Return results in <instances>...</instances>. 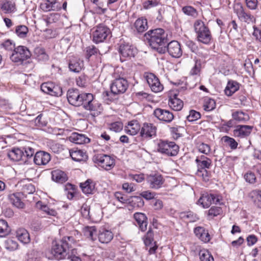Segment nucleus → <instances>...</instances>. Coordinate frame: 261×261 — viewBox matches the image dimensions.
<instances>
[{"label": "nucleus", "mask_w": 261, "mask_h": 261, "mask_svg": "<svg viewBox=\"0 0 261 261\" xmlns=\"http://www.w3.org/2000/svg\"><path fill=\"white\" fill-rule=\"evenodd\" d=\"M195 33H208L209 30L201 20H197L194 24Z\"/></svg>", "instance_id": "58836bf2"}, {"label": "nucleus", "mask_w": 261, "mask_h": 261, "mask_svg": "<svg viewBox=\"0 0 261 261\" xmlns=\"http://www.w3.org/2000/svg\"><path fill=\"white\" fill-rule=\"evenodd\" d=\"M93 161L106 170H111L115 165L114 160L110 156L104 154L95 155L93 157Z\"/></svg>", "instance_id": "0eeeda50"}, {"label": "nucleus", "mask_w": 261, "mask_h": 261, "mask_svg": "<svg viewBox=\"0 0 261 261\" xmlns=\"http://www.w3.org/2000/svg\"><path fill=\"white\" fill-rule=\"evenodd\" d=\"M75 242V240L71 236H65L60 240L53 241L51 253L58 260L65 259L69 248Z\"/></svg>", "instance_id": "f257e3e1"}, {"label": "nucleus", "mask_w": 261, "mask_h": 261, "mask_svg": "<svg viewBox=\"0 0 261 261\" xmlns=\"http://www.w3.org/2000/svg\"><path fill=\"white\" fill-rule=\"evenodd\" d=\"M24 151V162H26L27 159H28L29 158H32L35 152V150L32 147L28 146V147H24L22 149Z\"/></svg>", "instance_id": "6e6d98bb"}, {"label": "nucleus", "mask_w": 261, "mask_h": 261, "mask_svg": "<svg viewBox=\"0 0 261 261\" xmlns=\"http://www.w3.org/2000/svg\"><path fill=\"white\" fill-rule=\"evenodd\" d=\"M165 53L167 51L173 58H178L182 56V51L179 43L175 40L168 42L165 46Z\"/></svg>", "instance_id": "1a4fd4ad"}, {"label": "nucleus", "mask_w": 261, "mask_h": 261, "mask_svg": "<svg viewBox=\"0 0 261 261\" xmlns=\"http://www.w3.org/2000/svg\"><path fill=\"white\" fill-rule=\"evenodd\" d=\"M1 9L5 13H10L16 11V5L12 1L3 0Z\"/></svg>", "instance_id": "473e14b6"}, {"label": "nucleus", "mask_w": 261, "mask_h": 261, "mask_svg": "<svg viewBox=\"0 0 261 261\" xmlns=\"http://www.w3.org/2000/svg\"><path fill=\"white\" fill-rule=\"evenodd\" d=\"M22 196L20 192L14 193L8 195V199L13 206L18 208H23L25 205L21 200Z\"/></svg>", "instance_id": "6ab92c4d"}, {"label": "nucleus", "mask_w": 261, "mask_h": 261, "mask_svg": "<svg viewBox=\"0 0 261 261\" xmlns=\"http://www.w3.org/2000/svg\"><path fill=\"white\" fill-rule=\"evenodd\" d=\"M153 242V233L151 229H149L145 236L144 243L146 246L152 244Z\"/></svg>", "instance_id": "e2e57ef3"}, {"label": "nucleus", "mask_w": 261, "mask_h": 261, "mask_svg": "<svg viewBox=\"0 0 261 261\" xmlns=\"http://www.w3.org/2000/svg\"><path fill=\"white\" fill-rule=\"evenodd\" d=\"M98 238L100 243L107 244L110 242L113 239V234L110 230L102 229L99 231Z\"/></svg>", "instance_id": "cd10ccee"}, {"label": "nucleus", "mask_w": 261, "mask_h": 261, "mask_svg": "<svg viewBox=\"0 0 261 261\" xmlns=\"http://www.w3.org/2000/svg\"><path fill=\"white\" fill-rule=\"evenodd\" d=\"M210 172L206 169L199 170L196 173V175L200 177H201L204 181L208 180Z\"/></svg>", "instance_id": "052dcab7"}, {"label": "nucleus", "mask_w": 261, "mask_h": 261, "mask_svg": "<svg viewBox=\"0 0 261 261\" xmlns=\"http://www.w3.org/2000/svg\"><path fill=\"white\" fill-rule=\"evenodd\" d=\"M10 232V228L7 222L4 220H0V237H4Z\"/></svg>", "instance_id": "79ce46f5"}, {"label": "nucleus", "mask_w": 261, "mask_h": 261, "mask_svg": "<svg viewBox=\"0 0 261 261\" xmlns=\"http://www.w3.org/2000/svg\"><path fill=\"white\" fill-rule=\"evenodd\" d=\"M197 38L198 41L208 44L212 39V36L211 34H198Z\"/></svg>", "instance_id": "603ef678"}, {"label": "nucleus", "mask_w": 261, "mask_h": 261, "mask_svg": "<svg viewBox=\"0 0 261 261\" xmlns=\"http://www.w3.org/2000/svg\"><path fill=\"white\" fill-rule=\"evenodd\" d=\"M134 218L140 230L142 231H145L148 224L147 218L145 215L142 213H136L134 215Z\"/></svg>", "instance_id": "412c9836"}, {"label": "nucleus", "mask_w": 261, "mask_h": 261, "mask_svg": "<svg viewBox=\"0 0 261 261\" xmlns=\"http://www.w3.org/2000/svg\"><path fill=\"white\" fill-rule=\"evenodd\" d=\"M201 117V114L199 112L195 110H191L189 112V114L187 116V119L189 121L192 122L199 119Z\"/></svg>", "instance_id": "4d7b16f0"}, {"label": "nucleus", "mask_w": 261, "mask_h": 261, "mask_svg": "<svg viewBox=\"0 0 261 261\" xmlns=\"http://www.w3.org/2000/svg\"><path fill=\"white\" fill-rule=\"evenodd\" d=\"M51 179L57 183L63 184L68 180V177L64 171L56 169L51 171Z\"/></svg>", "instance_id": "4be33fe9"}, {"label": "nucleus", "mask_w": 261, "mask_h": 261, "mask_svg": "<svg viewBox=\"0 0 261 261\" xmlns=\"http://www.w3.org/2000/svg\"><path fill=\"white\" fill-rule=\"evenodd\" d=\"M16 237L20 242L23 244L29 243L30 241V234L23 228H20L16 230Z\"/></svg>", "instance_id": "c85d7f7f"}, {"label": "nucleus", "mask_w": 261, "mask_h": 261, "mask_svg": "<svg viewBox=\"0 0 261 261\" xmlns=\"http://www.w3.org/2000/svg\"><path fill=\"white\" fill-rule=\"evenodd\" d=\"M7 156L14 162H18L22 160L24 162V151L21 149L14 148L12 149L8 153Z\"/></svg>", "instance_id": "b1692460"}, {"label": "nucleus", "mask_w": 261, "mask_h": 261, "mask_svg": "<svg viewBox=\"0 0 261 261\" xmlns=\"http://www.w3.org/2000/svg\"><path fill=\"white\" fill-rule=\"evenodd\" d=\"M144 40L160 54L165 53V46L169 41L167 34H144Z\"/></svg>", "instance_id": "f03ea898"}, {"label": "nucleus", "mask_w": 261, "mask_h": 261, "mask_svg": "<svg viewBox=\"0 0 261 261\" xmlns=\"http://www.w3.org/2000/svg\"><path fill=\"white\" fill-rule=\"evenodd\" d=\"M135 27L138 33H143L145 32L148 29L147 19L143 17L137 19L135 22Z\"/></svg>", "instance_id": "72a5a7b5"}, {"label": "nucleus", "mask_w": 261, "mask_h": 261, "mask_svg": "<svg viewBox=\"0 0 261 261\" xmlns=\"http://www.w3.org/2000/svg\"><path fill=\"white\" fill-rule=\"evenodd\" d=\"M18 185L21 187L20 193L23 196H26L28 194H33L35 191L34 186L25 180H21L18 183Z\"/></svg>", "instance_id": "5701e85b"}, {"label": "nucleus", "mask_w": 261, "mask_h": 261, "mask_svg": "<svg viewBox=\"0 0 261 261\" xmlns=\"http://www.w3.org/2000/svg\"><path fill=\"white\" fill-rule=\"evenodd\" d=\"M119 51L121 55L124 58L134 57L136 53V49L128 43H120Z\"/></svg>", "instance_id": "a211bd4d"}, {"label": "nucleus", "mask_w": 261, "mask_h": 261, "mask_svg": "<svg viewBox=\"0 0 261 261\" xmlns=\"http://www.w3.org/2000/svg\"><path fill=\"white\" fill-rule=\"evenodd\" d=\"M180 216L182 219L189 222H194L199 219L197 215L191 211L182 212L180 213Z\"/></svg>", "instance_id": "4c0bfd02"}, {"label": "nucleus", "mask_w": 261, "mask_h": 261, "mask_svg": "<svg viewBox=\"0 0 261 261\" xmlns=\"http://www.w3.org/2000/svg\"><path fill=\"white\" fill-rule=\"evenodd\" d=\"M83 107L85 110L89 111L93 117L97 116L102 111L101 105L94 99L93 95L91 93L89 95Z\"/></svg>", "instance_id": "39448f33"}, {"label": "nucleus", "mask_w": 261, "mask_h": 261, "mask_svg": "<svg viewBox=\"0 0 261 261\" xmlns=\"http://www.w3.org/2000/svg\"><path fill=\"white\" fill-rule=\"evenodd\" d=\"M34 57L40 62H45L49 59V56L45 49L41 47H36L34 48Z\"/></svg>", "instance_id": "a878e982"}, {"label": "nucleus", "mask_w": 261, "mask_h": 261, "mask_svg": "<svg viewBox=\"0 0 261 261\" xmlns=\"http://www.w3.org/2000/svg\"><path fill=\"white\" fill-rule=\"evenodd\" d=\"M84 51L86 58L89 60L92 56L97 54L99 50L95 46L91 45L86 47Z\"/></svg>", "instance_id": "49530a36"}, {"label": "nucleus", "mask_w": 261, "mask_h": 261, "mask_svg": "<svg viewBox=\"0 0 261 261\" xmlns=\"http://www.w3.org/2000/svg\"><path fill=\"white\" fill-rule=\"evenodd\" d=\"M68 66L70 71L75 73L79 72L82 69L81 63L76 59L70 60Z\"/></svg>", "instance_id": "a19ab883"}, {"label": "nucleus", "mask_w": 261, "mask_h": 261, "mask_svg": "<svg viewBox=\"0 0 261 261\" xmlns=\"http://www.w3.org/2000/svg\"><path fill=\"white\" fill-rule=\"evenodd\" d=\"M49 92L46 94L55 96H60L63 93L62 88L58 85H55Z\"/></svg>", "instance_id": "5fc2aeb1"}, {"label": "nucleus", "mask_w": 261, "mask_h": 261, "mask_svg": "<svg viewBox=\"0 0 261 261\" xmlns=\"http://www.w3.org/2000/svg\"><path fill=\"white\" fill-rule=\"evenodd\" d=\"M96 232L95 226H86L83 230L84 236L93 241L96 240Z\"/></svg>", "instance_id": "c9c22d12"}, {"label": "nucleus", "mask_w": 261, "mask_h": 261, "mask_svg": "<svg viewBox=\"0 0 261 261\" xmlns=\"http://www.w3.org/2000/svg\"><path fill=\"white\" fill-rule=\"evenodd\" d=\"M107 37V34H93L92 40L97 44L103 42Z\"/></svg>", "instance_id": "13d9d810"}, {"label": "nucleus", "mask_w": 261, "mask_h": 261, "mask_svg": "<svg viewBox=\"0 0 261 261\" xmlns=\"http://www.w3.org/2000/svg\"><path fill=\"white\" fill-rule=\"evenodd\" d=\"M232 118L238 122H244L249 119V115L241 111H237L232 113Z\"/></svg>", "instance_id": "e433bc0d"}, {"label": "nucleus", "mask_w": 261, "mask_h": 261, "mask_svg": "<svg viewBox=\"0 0 261 261\" xmlns=\"http://www.w3.org/2000/svg\"><path fill=\"white\" fill-rule=\"evenodd\" d=\"M141 127L138 121L132 120L128 122V125L125 128V130L127 134L130 135H135L139 131L140 132Z\"/></svg>", "instance_id": "bb28decb"}, {"label": "nucleus", "mask_w": 261, "mask_h": 261, "mask_svg": "<svg viewBox=\"0 0 261 261\" xmlns=\"http://www.w3.org/2000/svg\"><path fill=\"white\" fill-rule=\"evenodd\" d=\"M156 135V127L152 123H144L140 132V136L143 139H151Z\"/></svg>", "instance_id": "9b49d317"}, {"label": "nucleus", "mask_w": 261, "mask_h": 261, "mask_svg": "<svg viewBox=\"0 0 261 261\" xmlns=\"http://www.w3.org/2000/svg\"><path fill=\"white\" fill-rule=\"evenodd\" d=\"M49 92L46 94L55 96H60L63 93L62 88L58 85H55Z\"/></svg>", "instance_id": "864d4df0"}, {"label": "nucleus", "mask_w": 261, "mask_h": 261, "mask_svg": "<svg viewBox=\"0 0 261 261\" xmlns=\"http://www.w3.org/2000/svg\"><path fill=\"white\" fill-rule=\"evenodd\" d=\"M197 164V169L199 170H203V169H208L211 168L212 165V161L208 160V161H197L195 162Z\"/></svg>", "instance_id": "09e8293b"}, {"label": "nucleus", "mask_w": 261, "mask_h": 261, "mask_svg": "<svg viewBox=\"0 0 261 261\" xmlns=\"http://www.w3.org/2000/svg\"><path fill=\"white\" fill-rule=\"evenodd\" d=\"M70 155L72 159L76 162H81L86 161L88 156L86 152L81 150H70Z\"/></svg>", "instance_id": "7c9ffc66"}, {"label": "nucleus", "mask_w": 261, "mask_h": 261, "mask_svg": "<svg viewBox=\"0 0 261 261\" xmlns=\"http://www.w3.org/2000/svg\"><path fill=\"white\" fill-rule=\"evenodd\" d=\"M233 10L241 21L249 22L252 20L251 14L245 12L242 5L240 3H237L234 5Z\"/></svg>", "instance_id": "dca6fc26"}, {"label": "nucleus", "mask_w": 261, "mask_h": 261, "mask_svg": "<svg viewBox=\"0 0 261 261\" xmlns=\"http://www.w3.org/2000/svg\"><path fill=\"white\" fill-rule=\"evenodd\" d=\"M199 258L201 261H214V257L210 251L205 249L200 250Z\"/></svg>", "instance_id": "ea45409f"}, {"label": "nucleus", "mask_w": 261, "mask_h": 261, "mask_svg": "<svg viewBox=\"0 0 261 261\" xmlns=\"http://www.w3.org/2000/svg\"><path fill=\"white\" fill-rule=\"evenodd\" d=\"M69 140L75 144H84L90 142V139L85 135L73 133L68 138Z\"/></svg>", "instance_id": "aec40b11"}, {"label": "nucleus", "mask_w": 261, "mask_h": 261, "mask_svg": "<svg viewBox=\"0 0 261 261\" xmlns=\"http://www.w3.org/2000/svg\"><path fill=\"white\" fill-rule=\"evenodd\" d=\"M65 259L68 261H82L81 257L74 254V250H72L71 252H68Z\"/></svg>", "instance_id": "774afa93"}, {"label": "nucleus", "mask_w": 261, "mask_h": 261, "mask_svg": "<svg viewBox=\"0 0 261 261\" xmlns=\"http://www.w3.org/2000/svg\"><path fill=\"white\" fill-rule=\"evenodd\" d=\"M36 206L47 215L56 216L57 215V212L55 209L50 208L48 205L44 204L42 201H38L36 203Z\"/></svg>", "instance_id": "f704fd0d"}, {"label": "nucleus", "mask_w": 261, "mask_h": 261, "mask_svg": "<svg viewBox=\"0 0 261 261\" xmlns=\"http://www.w3.org/2000/svg\"><path fill=\"white\" fill-rule=\"evenodd\" d=\"M168 105L174 111H180L183 107V101L177 97L176 94H174L173 97L170 98Z\"/></svg>", "instance_id": "c756f323"}, {"label": "nucleus", "mask_w": 261, "mask_h": 261, "mask_svg": "<svg viewBox=\"0 0 261 261\" xmlns=\"http://www.w3.org/2000/svg\"><path fill=\"white\" fill-rule=\"evenodd\" d=\"M253 128V126L238 125L233 130V135L240 138H246L250 135Z\"/></svg>", "instance_id": "4468645a"}, {"label": "nucleus", "mask_w": 261, "mask_h": 261, "mask_svg": "<svg viewBox=\"0 0 261 261\" xmlns=\"http://www.w3.org/2000/svg\"><path fill=\"white\" fill-rule=\"evenodd\" d=\"M198 202L203 208H207L213 203H219L220 202V199L217 195L205 193L201 196Z\"/></svg>", "instance_id": "9d476101"}, {"label": "nucleus", "mask_w": 261, "mask_h": 261, "mask_svg": "<svg viewBox=\"0 0 261 261\" xmlns=\"http://www.w3.org/2000/svg\"><path fill=\"white\" fill-rule=\"evenodd\" d=\"M90 94L89 93H81L76 89H70L67 91V98L70 105L75 107H83Z\"/></svg>", "instance_id": "7ed1b4c3"}, {"label": "nucleus", "mask_w": 261, "mask_h": 261, "mask_svg": "<svg viewBox=\"0 0 261 261\" xmlns=\"http://www.w3.org/2000/svg\"><path fill=\"white\" fill-rule=\"evenodd\" d=\"M216 107V103L213 99L206 97L204 99L203 109L206 111H211Z\"/></svg>", "instance_id": "37998d69"}, {"label": "nucleus", "mask_w": 261, "mask_h": 261, "mask_svg": "<svg viewBox=\"0 0 261 261\" xmlns=\"http://www.w3.org/2000/svg\"><path fill=\"white\" fill-rule=\"evenodd\" d=\"M201 69V61L199 60H196L194 67L190 71V74L192 75H197L200 72Z\"/></svg>", "instance_id": "680f3d73"}, {"label": "nucleus", "mask_w": 261, "mask_h": 261, "mask_svg": "<svg viewBox=\"0 0 261 261\" xmlns=\"http://www.w3.org/2000/svg\"><path fill=\"white\" fill-rule=\"evenodd\" d=\"M240 84L235 81H229L225 89V93L227 96H231L240 88Z\"/></svg>", "instance_id": "2f4dec72"}, {"label": "nucleus", "mask_w": 261, "mask_h": 261, "mask_svg": "<svg viewBox=\"0 0 261 261\" xmlns=\"http://www.w3.org/2000/svg\"><path fill=\"white\" fill-rule=\"evenodd\" d=\"M182 11L185 15L191 16L193 18H196L198 15L197 10L194 7L190 6L182 7Z\"/></svg>", "instance_id": "a18cd8bd"}, {"label": "nucleus", "mask_w": 261, "mask_h": 261, "mask_svg": "<svg viewBox=\"0 0 261 261\" xmlns=\"http://www.w3.org/2000/svg\"><path fill=\"white\" fill-rule=\"evenodd\" d=\"M61 6L60 4L56 5L54 4H45L44 7H43V9L46 11H59L61 10Z\"/></svg>", "instance_id": "0e129e2a"}, {"label": "nucleus", "mask_w": 261, "mask_h": 261, "mask_svg": "<svg viewBox=\"0 0 261 261\" xmlns=\"http://www.w3.org/2000/svg\"><path fill=\"white\" fill-rule=\"evenodd\" d=\"M42 114H40L34 120L35 124L38 127L46 126L47 124V121L43 117Z\"/></svg>", "instance_id": "8fccbe9b"}, {"label": "nucleus", "mask_w": 261, "mask_h": 261, "mask_svg": "<svg viewBox=\"0 0 261 261\" xmlns=\"http://www.w3.org/2000/svg\"><path fill=\"white\" fill-rule=\"evenodd\" d=\"M146 180L149 187L154 189L160 188L164 183L163 176L158 173L148 175Z\"/></svg>", "instance_id": "2eb2a0df"}, {"label": "nucleus", "mask_w": 261, "mask_h": 261, "mask_svg": "<svg viewBox=\"0 0 261 261\" xmlns=\"http://www.w3.org/2000/svg\"><path fill=\"white\" fill-rule=\"evenodd\" d=\"M222 212V208L218 206H212L208 210V216L216 217L220 215Z\"/></svg>", "instance_id": "338daca9"}, {"label": "nucleus", "mask_w": 261, "mask_h": 261, "mask_svg": "<svg viewBox=\"0 0 261 261\" xmlns=\"http://www.w3.org/2000/svg\"><path fill=\"white\" fill-rule=\"evenodd\" d=\"M157 150L162 154L173 156L178 154L179 147L174 142L160 140L157 143Z\"/></svg>", "instance_id": "20e7f679"}, {"label": "nucleus", "mask_w": 261, "mask_h": 261, "mask_svg": "<svg viewBox=\"0 0 261 261\" xmlns=\"http://www.w3.org/2000/svg\"><path fill=\"white\" fill-rule=\"evenodd\" d=\"M153 114L160 120L167 123L171 122L174 119V115L169 110L156 108L154 110Z\"/></svg>", "instance_id": "ddd939ff"}, {"label": "nucleus", "mask_w": 261, "mask_h": 261, "mask_svg": "<svg viewBox=\"0 0 261 261\" xmlns=\"http://www.w3.org/2000/svg\"><path fill=\"white\" fill-rule=\"evenodd\" d=\"M128 87L127 81L123 78H116L113 81L111 85V93L114 95L124 93Z\"/></svg>", "instance_id": "6e6552de"}, {"label": "nucleus", "mask_w": 261, "mask_h": 261, "mask_svg": "<svg viewBox=\"0 0 261 261\" xmlns=\"http://www.w3.org/2000/svg\"><path fill=\"white\" fill-rule=\"evenodd\" d=\"M222 141L226 144L232 150L237 148L238 146V142L232 138L227 136H223L222 138Z\"/></svg>", "instance_id": "c03bdc74"}, {"label": "nucleus", "mask_w": 261, "mask_h": 261, "mask_svg": "<svg viewBox=\"0 0 261 261\" xmlns=\"http://www.w3.org/2000/svg\"><path fill=\"white\" fill-rule=\"evenodd\" d=\"M194 232L195 235L202 242H208L210 240V236L208 231L203 227H197L194 229Z\"/></svg>", "instance_id": "393cba45"}, {"label": "nucleus", "mask_w": 261, "mask_h": 261, "mask_svg": "<svg viewBox=\"0 0 261 261\" xmlns=\"http://www.w3.org/2000/svg\"><path fill=\"white\" fill-rule=\"evenodd\" d=\"M244 177L246 181L250 184H254L256 181V178L255 174L250 171L246 172L244 174Z\"/></svg>", "instance_id": "bf43d9fd"}, {"label": "nucleus", "mask_w": 261, "mask_h": 261, "mask_svg": "<svg viewBox=\"0 0 261 261\" xmlns=\"http://www.w3.org/2000/svg\"><path fill=\"white\" fill-rule=\"evenodd\" d=\"M146 80L152 91L158 93L163 89V86L154 74L150 73L146 75Z\"/></svg>", "instance_id": "f8f14e48"}, {"label": "nucleus", "mask_w": 261, "mask_h": 261, "mask_svg": "<svg viewBox=\"0 0 261 261\" xmlns=\"http://www.w3.org/2000/svg\"><path fill=\"white\" fill-rule=\"evenodd\" d=\"M80 187L83 192L86 194H91L94 190L93 186L91 185L89 180H87L84 183H81Z\"/></svg>", "instance_id": "de8ad7c7"}, {"label": "nucleus", "mask_w": 261, "mask_h": 261, "mask_svg": "<svg viewBox=\"0 0 261 261\" xmlns=\"http://www.w3.org/2000/svg\"><path fill=\"white\" fill-rule=\"evenodd\" d=\"M50 160V154L44 151H37L34 157V163L39 166L45 165Z\"/></svg>", "instance_id": "f3484780"}, {"label": "nucleus", "mask_w": 261, "mask_h": 261, "mask_svg": "<svg viewBox=\"0 0 261 261\" xmlns=\"http://www.w3.org/2000/svg\"><path fill=\"white\" fill-rule=\"evenodd\" d=\"M5 246L7 250L13 251L17 249L18 245L16 241L9 239L5 242Z\"/></svg>", "instance_id": "3c124183"}, {"label": "nucleus", "mask_w": 261, "mask_h": 261, "mask_svg": "<svg viewBox=\"0 0 261 261\" xmlns=\"http://www.w3.org/2000/svg\"><path fill=\"white\" fill-rule=\"evenodd\" d=\"M31 56V52L25 46H18L14 49L10 58L12 62L21 63L23 61L29 59Z\"/></svg>", "instance_id": "423d86ee"}, {"label": "nucleus", "mask_w": 261, "mask_h": 261, "mask_svg": "<svg viewBox=\"0 0 261 261\" xmlns=\"http://www.w3.org/2000/svg\"><path fill=\"white\" fill-rule=\"evenodd\" d=\"M115 198L121 203H127L129 200L126 198V196L124 195L122 193L119 192H115L114 194Z\"/></svg>", "instance_id": "69168bd1"}]
</instances>
